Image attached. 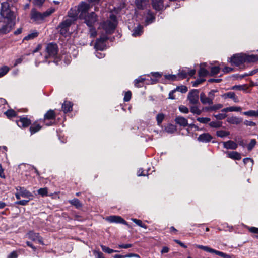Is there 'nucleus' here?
Wrapping results in <instances>:
<instances>
[{
	"instance_id": "nucleus-1",
	"label": "nucleus",
	"mask_w": 258,
	"mask_h": 258,
	"mask_svg": "<svg viewBox=\"0 0 258 258\" xmlns=\"http://www.w3.org/2000/svg\"><path fill=\"white\" fill-rule=\"evenodd\" d=\"M16 13L12 10L7 2L1 4L0 20L16 24Z\"/></svg>"
},
{
	"instance_id": "nucleus-2",
	"label": "nucleus",
	"mask_w": 258,
	"mask_h": 258,
	"mask_svg": "<svg viewBox=\"0 0 258 258\" xmlns=\"http://www.w3.org/2000/svg\"><path fill=\"white\" fill-rule=\"evenodd\" d=\"M109 18V20H107L101 25V27L105 30L106 34L112 33L117 24L116 17L114 15H110Z\"/></svg>"
},
{
	"instance_id": "nucleus-3",
	"label": "nucleus",
	"mask_w": 258,
	"mask_h": 258,
	"mask_svg": "<svg viewBox=\"0 0 258 258\" xmlns=\"http://www.w3.org/2000/svg\"><path fill=\"white\" fill-rule=\"evenodd\" d=\"M46 52L47 55L45 56V58L42 57V59L40 60H36V63H37V61L39 62L43 61L44 60L49 57H55L58 52V47L56 44L55 43H49L47 45V47L46 48Z\"/></svg>"
},
{
	"instance_id": "nucleus-4",
	"label": "nucleus",
	"mask_w": 258,
	"mask_h": 258,
	"mask_svg": "<svg viewBox=\"0 0 258 258\" xmlns=\"http://www.w3.org/2000/svg\"><path fill=\"white\" fill-rule=\"evenodd\" d=\"M15 23L0 20V36L9 33Z\"/></svg>"
},
{
	"instance_id": "nucleus-5",
	"label": "nucleus",
	"mask_w": 258,
	"mask_h": 258,
	"mask_svg": "<svg viewBox=\"0 0 258 258\" xmlns=\"http://www.w3.org/2000/svg\"><path fill=\"white\" fill-rule=\"evenodd\" d=\"M108 39L106 35L102 34L100 37L96 40L95 47L98 50H103L106 47L105 42Z\"/></svg>"
},
{
	"instance_id": "nucleus-6",
	"label": "nucleus",
	"mask_w": 258,
	"mask_h": 258,
	"mask_svg": "<svg viewBox=\"0 0 258 258\" xmlns=\"http://www.w3.org/2000/svg\"><path fill=\"white\" fill-rule=\"evenodd\" d=\"M199 91L197 89H193L188 93L187 98L190 104L195 105L199 102Z\"/></svg>"
},
{
	"instance_id": "nucleus-7",
	"label": "nucleus",
	"mask_w": 258,
	"mask_h": 258,
	"mask_svg": "<svg viewBox=\"0 0 258 258\" xmlns=\"http://www.w3.org/2000/svg\"><path fill=\"white\" fill-rule=\"evenodd\" d=\"M89 9V5L85 2L81 3L77 8L78 13H79V17L80 18H84L86 16Z\"/></svg>"
},
{
	"instance_id": "nucleus-8",
	"label": "nucleus",
	"mask_w": 258,
	"mask_h": 258,
	"mask_svg": "<svg viewBox=\"0 0 258 258\" xmlns=\"http://www.w3.org/2000/svg\"><path fill=\"white\" fill-rule=\"evenodd\" d=\"M85 20V23L89 27H91L97 21L96 15L92 12L88 14L84 18Z\"/></svg>"
},
{
	"instance_id": "nucleus-9",
	"label": "nucleus",
	"mask_w": 258,
	"mask_h": 258,
	"mask_svg": "<svg viewBox=\"0 0 258 258\" xmlns=\"http://www.w3.org/2000/svg\"><path fill=\"white\" fill-rule=\"evenodd\" d=\"M244 58L243 57V53L238 54L234 55L231 59L232 63L236 66H240L241 64L244 63Z\"/></svg>"
},
{
	"instance_id": "nucleus-10",
	"label": "nucleus",
	"mask_w": 258,
	"mask_h": 258,
	"mask_svg": "<svg viewBox=\"0 0 258 258\" xmlns=\"http://www.w3.org/2000/svg\"><path fill=\"white\" fill-rule=\"evenodd\" d=\"M106 220L111 223H122L127 225V223L121 217L118 216H110L106 218Z\"/></svg>"
},
{
	"instance_id": "nucleus-11",
	"label": "nucleus",
	"mask_w": 258,
	"mask_h": 258,
	"mask_svg": "<svg viewBox=\"0 0 258 258\" xmlns=\"http://www.w3.org/2000/svg\"><path fill=\"white\" fill-rule=\"evenodd\" d=\"M46 16L44 14L41 13L33 10V23L35 22L36 24H39L42 23Z\"/></svg>"
},
{
	"instance_id": "nucleus-12",
	"label": "nucleus",
	"mask_w": 258,
	"mask_h": 258,
	"mask_svg": "<svg viewBox=\"0 0 258 258\" xmlns=\"http://www.w3.org/2000/svg\"><path fill=\"white\" fill-rule=\"evenodd\" d=\"M17 124L20 127L25 128L31 124V120L25 117H20V119L16 121Z\"/></svg>"
},
{
	"instance_id": "nucleus-13",
	"label": "nucleus",
	"mask_w": 258,
	"mask_h": 258,
	"mask_svg": "<svg viewBox=\"0 0 258 258\" xmlns=\"http://www.w3.org/2000/svg\"><path fill=\"white\" fill-rule=\"evenodd\" d=\"M223 145L224 148L227 149L235 150L238 147L237 144L231 140H229L227 142H223Z\"/></svg>"
},
{
	"instance_id": "nucleus-14",
	"label": "nucleus",
	"mask_w": 258,
	"mask_h": 258,
	"mask_svg": "<svg viewBox=\"0 0 258 258\" xmlns=\"http://www.w3.org/2000/svg\"><path fill=\"white\" fill-rule=\"evenodd\" d=\"M222 97L223 98L225 99L227 98L231 99L235 103H238L239 102V100L237 97L236 96L235 93L233 92H229L224 93L223 95H222Z\"/></svg>"
},
{
	"instance_id": "nucleus-15",
	"label": "nucleus",
	"mask_w": 258,
	"mask_h": 258,
	"mask_svg": "<svg viewBox=\"0 0 258 258\" xmlns=\"http://www.w3.org/2000/svg\"><path fill=\"white\" fill-rule=\"evenodd\" d=\"M176 124L182 127H186L188 125L187 119L182 116H177L175 119Z\"/></svg>"
},
{
	"instance_id": "nucleus-16",
	"label": "nucleus",
	"mask_w": 258,
	"mask_h": 258,
	"mask_svg": "<svg viewBox=\"0 0 258 258\" xmlns=\"http://www.w3.org/2000/svg\"><path fill=\"white\" fill-rule=\"evenodd\" d=\"M152 6L156 10L160 11L163 8V0H152Z\"/></svg>"
},
{
	"instance_id": "nucleus-17",
	"label": "nucleus",
	"mask_w": 258,
	"mask_h": 258,
	"mask_svg": "<svg viewBox=\"0 0 258 258\" xmlns=\"http://www.w3.org/2000/svg\"><path fill=\"white\" fill-rule=\"evenodd\" d=\"M212 139V137L209 134L204 133L199 136L198 140L200 142L207 143L210 142Z\"/></svg>"
},
{
	"instance_id": "nucleus-18",
	"label": "nucleus",
	"mask_w": 258,
	"mask_h": 258,
	"mask_svg": "<svg viewBox=\"0 0 258 258\" xmlns=\"http://www.w3.org/2000/svg\"><path fill=\"white\" fill-rule=\"evenodd\" d=\"M243 57L245 59L244 62H254L258 60V56L254 54L246 55L243 54Z\"/></svg>"
},
{
	"instance_id": "nucleus-19",
	"label": "nucleus",
	"mask_w": 258,
	"mask_h": 258,
	"mask_svg": "<svg viewBox=\"0 0 258 258\" xmlns=\"http://www.w3.org/2000/svg\"><path fill=\"white\" fill-rule=\"evenodd\" d=\"M73 20L71 19H67L66 20L62 22L59 25L61 28L60 31H66L67 29L72 24Z\"/></svg>"
},
{
	"instance_id": "nucleus-20",
	"label": "nucleus",
	"mask_w": 258,
	"mask_h": 258,
	"mask_svg": "<svg viewBox=\"0 0 258 258\" xmlns=\"http://www.w3.org/2000/svg\"><path fill=\"white\" fill-rule=\"evenodd\" d=\"M200 100L203 104L212 105L213 103V101H212L208 96L207 97L204 93H201Z\"/></svg>"
},
{
	"instance_id": "nucleus-21",
	"label": "nucleus",
	"mask_w": 258,
	"mask_h": 258,
	"mask_svg": "<svg viewBox=\"0 0 258 258\" xmlns=\"http://www.w3.org/2000/svg\"><path fill=\"white\" fill-rule=\"evenodd\" d=\"M227 121L230 124L238 125L242 122V119L236 116H231L227 118Z\"/></svg>"
},
{
	"instance_id": "nucleus-22",
	"label": "nucleus",
	"mask_w": 258,
	"mask_h": 258,
	"mask_svg": "<svg viewBox=\"0 0 258 258\" xmlns=\"http://www.w3.org/2000/svg\"><path fill=\"white\" fill-rule=\"evenodd\" d=\"M72 104L70 101H65L62 105V109L63 111L66 113L70 112L72 109Z\"/></svg>"
},
{
	"instance_id": "nucleus-23",
	"label": "nucleus",
	"mask_w": 258,
	"mask_h": 258,
	"mask_svg": "<svg viewBox=\"0 0 258 258\" xmlns=\"http://www.w3.org/2000/svg\"><path fill=\"white\" fill-rule=\"evenodd\" d=\"M79 13L76 8L71 9L68 12V16L72 18L73 21L76 20Z\"/></svg>"
},
{
	"instance_id": "nucleus-24",
	"label": "nucleus",
	"mask_w": 258,
	"mask_h": 258,
	"mask_svg": "<svg viewBox=\"0 0 258 258\" xmlns=\"http://www.w3.org/2000/svg\"><path fill=\"white\" fill-rule=\"evenodd\" d=\"M227 157L234 160H240L241 159L240 154L237 152H227Z\"/></svg>"
},
{
	"instance_id": "nucleus-25",
	"label": "nucleus",
	"mask_w": 258,
	"mask_h": 258,
	"mask_svg": "<svg viewBox=\"0 0 258 258\" xmlns=\"http://www.w3.org/2000/svg\"><path fill=\"white\" fill-rule=\"evenodd\" d=\"M143 33V27L140 25L135 27L133 31L132 35L134 37L140 36Z\"/></svg>"
},
{
	"instance_id": "nucleus-26",
	"label": "nucleus",
	"mask_w": 258,
	"mask_h": 258,
	"mask_svg": "<svg viewBox=\"0 0 258 258\" xmlns=\"http://www.w3.org/2000/svg\"><path fill=\"white\" fill-rule=\"evenodd\" d=\"M56 117L55 113L54 110H49L47 112V113L44 115V119L45 120H51L54 119Z\"/></svg>"
},
{
	"instance_id": "nucleus-27",
	"label": "nucleus",
	"mask_w": 258,
	"mask_h": 258,
	"mask_svg": "<svg viewBox=\"0 0 258 258\" xmlns=\"http://www.w3.org/2000/svg\"><path fill=\"white\" fill-rule=\"evenodd\" d=\"M4 114L9 119L17 115V112L13 109H9L4 112Z\"/></svg>"
},
{
	"instance_id": "nucleus-28",
	"label": "nucleus",
	"mask_w": 258,
	"mask_h": 258,
	"mask_svg": "<svg viewBox=\"0 0 258 258\" xmlns=\"http://www.w3.org/2000/svg\"><path fill=\"white\" fill-rule=\"evenodd\" d=\"M146 79L143 76H140L135 80L134 84L137 87H141L143 86V83L145 81Z\"/></svg>"
},
{
	"instance_id": "nucleus-29",
	"label": "nucleus",
	"mask_w": 258,
	"mask_h": 258,
	"mask_svg": "<svg viewBox=\"0 0 258 258\" xmlns=\"http://www.w3.org/2000/svg\"><path fill=\"white\" fill-rule=\"evenodd\" d=\"M206 66V63L201 64L200 69L199 71V75L200 77H205L209 74L208 71L204 68V67Z\"/></svg>"
},
{
	"instance_id": "nucleus-30",
	"label": "nucleus",
	"mask_w": 258,
	"mask_h": 258,
	"mask_svg": "<svg viewBox=\"0 0 258 258\" xmlns=\"http://www.w3.org/2000/svg\"><path fill=\"white\" fill-rule=\"evenodd\" d=\"M155 19V16L150 11H148L147 16L146 19V22L147 24H150L154 21Z\"/></svg>"
},
{
	"instance_id": "nucleus-31",
	"label": "nucleus",
	"mask_w": 258,
	"mask_h": 258,
	"mask_svg": "<svg viewBox=\"0 0 258 258\" xmlns=\"http://www.w3.org/2000/svg\"><path fill=\"white\" fill-rule=\"evenodd\" d=\"M243 114L249 117H258V111L250 110L243 112Z\"/></svg>"
},
{
	"instance_id": "nucleus-32",
	"label": "nucleus",
	"mask_w": 258,
	"mask_h": 258,
	"mask_svg": "<svg viewBox=\"0 0 258 258\" xmlns=\"http://www.w3.org/2000/svg\"><path fill=\"white\" fill-rule=\"evenodd\" d=\"M148 2V0H136L135 3L138 8L143 9Z\"/></svg>"
},
{
	"instance_id": "nucleus-33",
	"label": "nucleus",
	"mask_w": 258,
	"mask_h": 258,
	"mask_svg": "<svg viewBox=\"0 0 258 258\" xmlns=\"http://www.w3.org/2000/svg\"><path fill=\"white\" fill-rule=\"evenodd\" d=\"M10 69L7 66H3L0 68V78L3 77L8 73Z\"/></svg>"
},
{
	"instance_id": "nucleus-34",
	"label": "nucleus",
	"mask_w": 258,
	"mask_h": 258,
	"mask_svg": "<svg viewBox=\"0 0 258 258\" xmlns=\"http://www.w3.org/2000/svg\"><path fill=\"white\" fill-rule=\"evenodd\" d=\"M131 220L136 223L139 226L142 227L145 229L147 228V226L145 224L143 223L142 221L140 220H138L135 218H132Z\"/></svg>"
},
{
	"instance_id": "nucleus-35",
	"label": "nucleus",
	"mask_w": 258,
	"mask_h": 258,
	"mask_svg": "<svg viewBox=\"0 0 258 258\" xmlns=\"http://www.w3.org/2000/svg\"><path fill=\"white\" fill-rule=\"evenodd\" d=\"M165 118V115L162 113H159L156 116V119L157 122V124L159 126H160L161 124V123L162 122L163 120H164Z\"/></svg>"
},
{
	"instance_id": "nucleus-36",
	"label": "nucleus",
	"mask_w": 258,
	"mask_h": 258,
	"mask_svg": "<svg viewBox=\"0 0 258 258\" xmlns=\"http://www.w3.org/2000/svg\"><path fill=\"white\" fill-rule=\"evenodd\" d=\"M69 203L75 206L76 208H79L82 207V204L79 201V200L77 199H74L72 200L69 201Z\"/></svg>"
},
{
	"instance_id": "nucleus-37",
	"label": "nucleus",
	"mask_w": 258,
	"mask_h": 258,
	"mask_svg": "<svg viewBox=\"0 0 258 258\" xmlns=\"http://www.w3.org/2000/svg\"><path fill=\"white\" fill-rule=\"evenodd\" d=\"M165 131L168 133H173L176 131V127L174 125L170 124L166 127Z\"/></svg>"
},
{
	"instance_id": "nucleus-38",
	"label": "nucleus",
	"mask_w": 258,
	"mask_h": 258,
	"mask_svg": "<svg viewBox=\"0 0 258 258\" xmlns=\"http://www.w3.org/2000/svg\"><path fill=\"white\" fill-rule=\"evenodd\" d=\"M230 134L229 132H227L223 130L217 131L216 132V135L218 137L223 138L228 136Z\"/></svg>"
},
{
	"instance_id": "nucleus-39",
	"label": "nucleus",
	"mask_w": 258,
	"mask_h": 258,
	"mask_svg": "<svg viewBox=\"0 0 258 258\" xmlns=\"http://www.w3.org/2000/svg\"><path fill=\"white\" fill-rule=\"evenodd\" d=\"M190 111L192 113L197 114V115H200L202 113V110H200L197 106H191V107H190Z\"/></svg>"
},
{
	"instance_id": "nucleus-40",
	"label": "nucleus",
	"mask_w": 258,
	"mask_h": 258,
	"mask_svg": "<svg viewBox=\"0 0 258 258\" xmlns=\"http://www.w3.org/2000/svg\"><path fill=\"white\" fill-rule=\"evenodd\" d=\"M101 247L102 248V250L106 252V253H113V252H118L117 250H113L112 249H110L109 248V247H106L104 245H101Z\"/></svg>"
},
{
	"instance_id": "nucleus-41",
	"label": "nucleus",
	"mask_w": 258,
	"mask_h": 258,
	"mask_svg": "<svg viewBox=\"0 0 258 258\" xmlns=\"http://www.w3.org/2000/svg\"><path fill=\"white\" fill-rule=\"evenodd\" d=\"M247 89V86L245 85H234L232 87L233 90L245 91Z\"/></svg>"
},
{
	"instance_id": "nucleus-42",
	"label": "nucleus",
	"mask_w": 258,
	"mask_h": 258,
	"mask_svg": "<svg viewBox=\"0 0 258 258\" xmlns=\"http://www.w3.org/2000/svg\"><path fill=\"white\" fill-rule=\"evenodd\" d=\"M220 68L217 66L212 67L211 68L210 75L211 76L217 75L220 71Z\"/></svg>"
},
{
	"instance_id": "nucleus-43",
	"label": "nucleus",
	"mask_w": 258,
	"mask_h": 258,
	"mask_svg": "<svg viewBox=\"0 0 258 258\" xmlns=\"http://www.w3.org/2000/svg\"><path fill=\"white\" fill-rule=\"evenodd\" d=\"M222 122L220 121H212L210 122V126L214 128H219L222 126Z\"/></svg>"
},
{
	"instance_id": "nucleus-44",
	"label": "nucleus",
	"mask_w": 258,
	"mask_h": 258,
	"mask_svg": "<svg viewBox=\"0 0 258 258\" xmlns=\"http://www.w3.org/2000/svg\"><path fill=\"white\" fill-rule=\"evenodd\" d=\"M178 75L182 79L186 78L188 76L187 69L180 71L178 73Z\"/></svg>"
},
{
	"instance_id": "nucleus-45",
	"label": "nucleus",
	"mask_w": 258,
	"mask_h": 258,
	"mask_svg": "<svg viewBox=\"0 0 258 258\" xmlns=\"http://www.w3.org/2000/svg\"><path fill=\"white\" fill-rule=\"evenodd\" d=\"M197 120L199 122L203 124H207L211 120L210 118L208 117H198Z\"/></svg>"
},
{
	"instance_id": "nucleus-46",
	"label": "nucleus",
	"mask_w": 258,
	"mask_h": 258,
	"mask_svg": "<svg viewBox=\"0 0 258 258\" xmlns=\"http://www.w3.org/2000/svg\"><path fill=\"white\" fill-rule=\"evenodd\" d=\"M175 90H176V91H177L182 93H184L187 91L188 89L187 87L185 86H181L177 87Z\"/></svg>"
},
{
	"instance_id": "nucleus-47",
	"label": "nucleus",
	"mask_w": 258,
	"mask_h": 258,
	"mask_svg": "<svg viewBox=\"0 0 258 258\" xmlns=\"http://www.w3.org/2000/svg\"><path fill=\"white\" fill-rule=\"evenodd\" d=\"M41 128V126L38 121L33 123V133H36Z\"/></svg>"
},
{
	"instance_id": "nucleus-48",
	"label": "nucleus",
	"mask_w": 258,
	"mask_h": 258,
	"mask_svg": "<svg viewBox=\"0 0 258 258\" xmlns=\"http://www.w3.org/2000/svg\"><path fill=\"white\" fill-rule=\"evenodd\" d=\"M256 141L255 139H251L250 142L247 146V148L249 151H251L256 145Z\"/></svg>"
},
{
	"instance_id": "nucleus-49",
	"label": "nucleus",
	"mask_w": 258,
	"mask_h": 258,
	"mask_svg": "<svg viewBox=\"0 0 258 258\" xmlns=\"http://www.w3.org/2000/svg\"><path fill=\"white\" fill-rule=\"evenodd\" d=\"M179 110L181 112L183 113L187 114L189 112L188 108L184 105H180L179 107Z\"/></svg>"
},
{
	"instance_id": "nucleus-50",
	"label": "nucleus",
	"mask_w": 258,
	"mask_h": 258,
	"mask_svg": "<svg viewBox=\"0 0 258 258\" xmlns=\"http://www.w3.org/2000/svg\"><path fill=\"white\" fill-rule=\"evenodd\" d=\"M195 246L196 247H197L199 249H201L206 251L210 252V250H211V248H210L206 246H203V245H196Z\"/></svg>"
},
{
	"instance_id": "nucleus-51",
	"label": "nucleus",
	"mask_w": 258,
	"mask_h": 258,
	"mask_svg": "<svg viewBox=\"0 0 258 258\" xmlns=\"http://www.w3.org/2000/svg\"><path fill=\"white\" fill-rule=\"evenodd\" d=\"M217 92V90H212L208 93V97L209 99H211L213 101L215 97V93Z\"/></svg>"
},
{
	"instance_id": "nucleus-52",
	"label": "nucleus",
	"mask_w": 258,
	"mask_h": 258,
	"mask_svg": "<svg viewBox=\"0 0 258 258\" xmlns=\"http://www.w3.org/2000/svg\"><path fill=\"white\" fill-rule=\"evenodd\" d=\"M38 192L42 196H46L47 195V189L46 188H42L38 190Z\"/></svg>"
},
{
	"instance_id": "nucleus-53",
	"label": "nucleus",
	"mask_w": 258,
	"mask_h": 258,
	"mask_svg": "<svg viewBox=\"0 0 258 258\" xmlns=\"http://www.w3.org/2000/svg\"><path fill=\"white\" fill-rule=\"evenodd\" d=\"M132 93L131 91H127L125 92L124 97V101L125 102H128L131 98Z\"/></svg>"
},
{
	"instance_id": "nucleus-54",
	"label": "nucleus",
	"mask_w": 258,
	"mask_h": 258,
	"mask_svg": "<svg viewBox=\"0 0 258 258\" xmlns=\"http://www.w3.org/2000/svg\"><path fill=\"white\" fill-rule=\"evenodd\" d=\"M210 253H214L219 256H220L221 257H223V256L224 255V252H222L221 251H218V250H215L214 249H212L211 248V250H210Z\"/></svg>"
},
{
	"instance_id": "nucleus-55",
	"label": "nucleus",
	"mask_w": 258,
	"mask_h": 258,
	"mask_svg": "<svg viewBox=\"0 0 258 258\" xmlns=\"http://www.w3.org/2000/svg\"><path fill=\"white\" fill-rule=\"evenodd\" d=\"M165 78L168 80H170L172 81H174L177 79V76L175 75H165Z\"/></svg>"
},
{
	"instance_id": "nucleus-56",
	"label": "nucleus",
	"mask_w": 258,
	"mask_h": 258,
	"mask_svg": "<svg viewBox=\"0 0 258 258\" xmlns=\"http://www.w3.org/2000/svg\"><path fill=\"white\" fill-rule=\"evenodd\" d=\"M226 116L227 115L226 114H223V113H219L218 114L214 115V117L216 119H219V120H222V119H224L225 118H226Z\"/></svg>"
},
{
	"instance_id": "nucleus-57",
	"label": "nucleus",
	"mask_w": 258,
	"mask_h": 258,
	"mask_svg": "<svg viewBox=\"0 0 258 258\" xmlns=\"http://www.w3.org/2000/svg\"><path fill=\"white\" fill-rule=\"evenodd\" d=\"M55 11V9L51 8L48 10H47L46 12H44V15L46 17L49 16L52 13H53Z\"/></svg>"
},
{
	"instance_id": "nucleus-58",
	"label": "nucleus",
	"mask_w": 258,
	"mask_h": 258,
	"mask_svg": "<svg viewBox=\"0 0 258 258\" xmlns=\"http://www.w3.org/2000/svg\"><path fill=\"white\" fill-rule=\"evenodd\" d=\"M229 112H233V111H240L241 110V108L240 107H236V106H231L229 107Z\"/></svg>"
},
{
	"instance_id": "nucleus-59",
	"label": "nucleus",
	"mask_w": 258,
	"mask_h": 258,
	"mask_svg": "<svg viewBox=\"0 0 258 258\" xmlns=\"http://www.w3.org/2000/svg\"><path fill=\"white\" fill-rule=\"evenodd\" d=\"M211 107H212V111H216L217 110H218V109L221 108L223 107V105L220 104H218L213 105L211 106Z\"/></svg>"
},
{
	"instance_id": "nucleus-60",
	"label": "nucleus",
	"mask_w": 258,
	"mask_h": 258,
	"mask_svg": "<svg viewBox=\"0 0 258 258\" xmlns=\"http://www.w3.org/2000/svg\"><path fill=\"white\" fill-rule=\"evenodd\" d=\"M244 124L246 126H254L256 125V123L252 121L245 120Z\"/></svg>"
},
{
	"instance_id": "nucleus-61",
	"label": "nucleus",
	"mask_w": 258,
	"mask_h": 258,
	"mask_svg": "<svg viewBox=\"0 0 258 258\" xmlns=\"http://www.w3.org/2000/svg\"><path fill=\"white\" fill-rule=\"evenodd\" d=\"M94 254L96 258H104L103 254L100 251H94Z\"/></svg>"
},
{
	"instance_id": "nucleus-62",
	"label": "nucleus",
	"mask_w": 258,
	"mask_h": 258,
	"mask_svg": "<svg viewBox=\"0 0 258 258\" xmlns=\"http://www.w3.org/2000/svg\"><path fill=\"white\" fill-rule=\"evenodd\" d=\"M18 254L16 251H13L7 256V258H17Z\"/></svg>"
},
{
	"instance_id": "nucleus-63",
	"label": "nucleus",
	"mask_w": 258,
	"mask_h": 258,
	"mask_svg": "<svg viewBox=\"0 0 258 258\" xmlns=\"http://www.w3.org/2000/svg\"><path fill=\"white\" fill-rule=\"evenodd\" d=\"M133 253H130L128 254H126L124 255L116 254L114 256V258H126V257H131Z\"/></svg>"
},
{
	"instance_id": "nucleus-64",
	"label": "nucleus",
	"mask_w": 258,
	"mask_h": 258,
	"mask_svg": "<svg viewBox=\"0 0 258 258\" xmlns=\"http://www.w3.org/2000/svg\"><path fill=\"white\" fill-rule=\"evenodd\" d=\"M45 0H34L33 4L38 6H41Z\"/></svg>"
}]
</instances>
